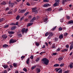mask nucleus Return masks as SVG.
I'll use <instances>...</instances> for the list:
<instances>
[{"instance_id": "1", "label": "nucleus", "mask_w": 73, "mask_h": 73, "mask_svg": "<svg viewBox=\"0 0 73 73\" xmlns=\"http://www.w3.org/2000/svg\"><path fill=\"white\" fill-rule=\"evenodd\" d=\"M41 61L42 64H45L46 65H48L49 64V60L46 58H43L41 60Z\"/></svg>"}, {"instance_id": "2", "label": "nucleus", "mask_w": 73, "mask_h": 73, "mask_svg": "<svg viewBox=\"0 0 73 73\" xmlns=\"http://www.w3.org/2000/svg\"><path fill=\"white\" fill-rule=\"evenodd\" d=\"M28 31V29H25V28H23L21 30V32L22 33V34H23V35H24V33H27Z\"/></svg>"}, {"instance_id": "3", "label": "nucleus", "mask_w": 73, "mask_h": 73, "mask_svg": "<svg viewBox=\"0 0 73 73\" xmlns=\"http://www.w3.org/2000/svg\"><path fill=\"white\" fill-rule=\"evenodd\" d=\"M17 41L16 40H13V39H11L10 40V44L11 43H13L14 42H16Z\"/></svg>"}, {"instance_id": "4", "label": "nucleus", "mask_w": 73, "mask_h": 73, "mask_svg": "<svg viewBox=\"0 0 73 73\" xmlns=\"http://www.w3.org/2000/svg\"><path fill=\"white\" fill-rule=\"evenodd\" d=\"M53 33H50V34L49 35V36L48 37V39H50L51 37H52V36H53Z\"/></svg>"}, {"instance_id": "5", "label": "nucleus", "mask_w": 73, "mask_h": 73, "mask_svg": "<svg viewBox=\"0 0 73 73\" xmlns=\"http://www.w3.org/2000/svg\"><path fill=\"white\" fill-rule=\"evenodd\" d=\"M51 6V5L49 4H45L43 6L44 7H48Z\"/></svg>"}, {"instance_id": "6", "label": "nucleus", "mask_w": 73, "mask_h": 73, "mask_svg": "<svg viewBox=\"0 0 73 73\" xmlns=\"http://www.w3.org/2000/svg\"><path fill=\"white\" fill-rule=\"evenodd\" d=\"M36 70L37 73H40V71L41 70H40V69L39 68H37L36 69Z\"/></svg>"}, {"instance_id": "7", "label": "nucleus", "mask_w": 73, "mask_h": 73, "mask_svg": "<svg viewBox=\"0 0 73 73\" xmlns=\"http://www.w3.org/2000/svg\"><path fill=\"white\" fill-rule=\"evenodd\" d=\"M9 6L10 7H13V5H14V4L13 3H11V2L9 1Z\"/></svg>"}, {"instance_id": "8", "label": "nucleus", "mask_w": 73, "mask_h": 73, "mask_svg": "<svg viewBox=\"0 0 73 73\" xmlns=\"http://www.w3.org/2000/svg\"><path fill=\"white\" fill-rule=\"evenodd\" d=\"M59 5V3H55L54 4H53V7H57V6H58Z\"/></svg>"}, {"instance_id": "9", "label": "nucleus", "mask_w": 73, "mask_h": 73, "mask_svg": "<svg viewBox=\"0 0 73 73\" xmlns=\"http://www.w3.org/2000/svg\"><path fill=\"white\" fill-rule=\"evenodd\" d=\"M37 9V7H35L34 8H33L32 9V12H35L36 11V9Z\"/></svg>"}, {"instance_id": "10", "label": "nucleus", "mask_w": 73, "mask_h": 73, "mask_svg": "<svg viewBox=\"0 0 73 73\" xmlns=\"http://www.w3.org/2000/svg\"><path fill=\"white\" fill-rule=\"evenodd\" d=\"M34 20H36V17H34L32 19V20L30 21L31 23H32Z\"/></svg>"}, {"instance_id": "11", "label": "nucleus", "mask_w": 73, "mask_h": 73, "mask_svg": "<svg viewBox=\"0 0 73 73\" xmlns=\"http://www.w3.org/2000/svg\"><path fill=\"white\" fill-rule=\"evenodd\" d=\"M2 37H3L4 39H5V38H7V36L6 35H3L2 36Z\"/></svg>"}, {"instance_id": "12", "label": "nucleus", "mask_w": 73, "mask_h": 73, "mask_svg": "<svg viewBox=\"0 0 73 73\" xmlns=\"http://www.w3.org/2000/svg\"><path fill=\"white\" fill-rule=\"evenodd\" d=\"M26 10L25 9L22 10L20 11V13H24L25 12V11Z\"/></svg>"}, {"instance_id": "13", "label": "nucleus", "mask_w": 73, "mask_h": 73, "mask_svg": "<svg viewBox=\"0 0 73 73\" xmlns=\"http://www.w3.org/2000/svg\"><path fill=\"white\" fill-rule=\"evenodd\" d=\"M52 9L51 8H48V9H47L46 10V11H48V12H49V11H52Z\"/></svg>"}, {"instance_id": "14", "label": "nucleus", "mask_w": 73, "mask_h": 73, "mask_svg": "<svg viewBox=\"0 0 73 73\" xmlns=\"http://www.w3.org/2000/svg\"><path fill=\"white\" fill-rule=\"evenodd\" d=\"M59 38L60 39H62L63 38V35L61 34L59 36Z\"/></svg>"}, {"instance_id": "15", "label": "nucleus", "mask_w": 73, "mask_h": 73, "mask_svg": "<svg viewBox=\"0 0 73 73\" xmlns=\"http://www.w3.org/2000/svg\"><path fill=\"white\" fill-rule=\"evenodd\" d=\"M29 60H30V58H28L27 60L26 61V64L29 65Z\"/></svg>"}, {"instance_id": "16", "label": "nucleus", "mask_w": 73, "mask_h": 73, "mask_svg": "<svg viewBox=\"0 0 73 73\" xmlns=\"http://www.w3.org/2000/svg\"><path fill=\"white\" fill-rule=\"evenodd\" d=\"M50 32H46L45 34V36H48V35H50Z\"/></svg>"}, {"instance_id": "17", "label": "nucleus", "mask_w": 73, "mask_h": 73, "mask_svg": "<svg viewBox=\"0 0 73 73\" xmlns=\"http://www.w3.org/2000/svg\"><path fill=\"white\" fill-rule=\"evenodd\" d=\"M72 23H73V20H71L68 22V24H71Z\"/></svg>"}, {"instance_id": "18", "label": "nucleus", "mask_w": 73, "mask_h": 73, "mask_svg": "<svg viewBox=\"0 0 73 73\" xmlns=\"http://www.w3.org/2000/svg\"><path fill=\"white\" fill-rule=\"evenodd\" d=\"M67 1H68V0H63L62 1V4L64 5L65 2H66Z\"/></svg>"}, {"instance_id": "19", "label": "nucleus", "mask_w": 73, "mask_h": 73, "mask_svg": "<svg viewBox=\"0 0 73 73\" xmlns=\"http://www.w3.org/2000/svg\"><path fill=\"white\" fill-rule=\"evenodd\" d=\"M16 28V27L15 26H12L11 29V30H12V31H13V30H15V28Z\"/></svg>"}, {"instance_id": "20", "label": "nucleus", "mask_w": 73, "mask_h": 73, "mask_svg": "<svg viewBox=\"0 0 73 73\" xmlns=\"http://www.w3.org/2000/svg\"><path fill=\"white\" fill-rule=\"evenodd\" d=\"M70 50H72V49H73V45L72 44H71L70 47Z\"/></svg>"}, {"instance_id": "21", "label": "nucleus", "mask_w": 73, "mask_h": 73, "mask_svg": "<svg viewBox=\"0 0 73 73\" xmlns=\"http://www.w3.org/2000/svg\"><path fill=\"white\" fill-rule=\"evenodd\" d=\"M1 5H6L7 3L5 1H3V2H2L1 3Z\"/></svg>"}, {"instance_id": "22", "label": "nucleus", "mask_w": 73, "mask_h": 73, "mask_svg": "<svg viewBox=\"0 0 73 73\" xmlns=\"http://www.w3.org/2000/svg\"><path fill=\"white\" fill-rule=\"evenodd\" d=\"M68 50V48H66L65 49H64L63 50H62V52H66Z\"/></svg>"}, {"instance_id": "23", "label": "nucleus", "mask_w": 73, "mask_h": 73, "mask_svg": "<svg viewBox=\"0 0 73 73\" xmlns=\"http://www.w3.org/2000/svg\"><path fill=\"white\" fill-rule=\"evenodd\" d=\"M8 33H9V34H14V32L13 31H8Z\"/></svg>"}, {"instance_id": "24", "label": "nucleus", "mask_w": 73, "mask_h": 73, "mask_svg": "<svg viewBox=\"0 0 73 73\" xmlns=\"http://www.w3.org/2000/svg\"><path fill=\"white\" fill-rule=\"evenodd\" d=\"M62 59H63V58H62V56H61L58 59V60L59 61H61Z\"/></svg>"}, {"instance_id": "25", "label": "nucleus", "mask_w": 73, "mask_h": 73, "mask_svg": "<svg viewBox=\"0 0 73 73\" xmlns=\"http://www.w3.org/2000/svg\"><path fill=\"white\" fill-rule=\"evenodd\" d=\"M13 13V12L11 11H10L7 13V14L10 15L11 14H12Z\"/></svg>"}, {"instance_id": "26", "label": "nucleus", "mask_w": 73, "mask_h": 73, "mask_svg": "<svg viewBox=\"0 0 73 73\" xmlns=\"http://www.w3.org/2000/svg\"><path fill=\"white\" fill-rule=\"evenodd\" d=\"M13 66L14 67H17V63H15L13 64Z\"/></svg>"}, {"instance_id": "27", "label": "nucleus", "mask_w": 73, "mask_h": 73, "mask_svg": "<svg viewBox=\"0 0 73 73\" xmlns=\"http://www.w3.org/2000/svg\"><path fill=\"white\" fill-rule=\"evenodd\" d=\"M3 66L5 69H6L7 68H8V66L7 65H3Z\"/></svg>"}, {"instance_id": "28", "label": "nucleus", "mask_w": 73, "mask_h": 73, "mask_svg": "<svg viewBox=\"0 0 73 73\" xmlns=\"http://www.w3.org/2000/svg\"><path fill=\"white\" fill-rule=\"evenodd\" d=\"M60 65L58 64H55L54 65V67H57V66H59Z\"/></svg>"}, {"instance_id": "29", "label": "nucleus", "mask_w": 73, "mask_h": 73, "mask_svg": "<svg viewBox=\"0 0 73 73\" xmlns=\"http://www.w3.org/2000/svg\"><path fill=\"white\" fill-rule=\"evenodd\" d=\"M52 48H56V45L55 44H53L52 46Z\"/></svg>"}, {"instance_id": "30", "label": "nucleus", "mask_w": 73, "mask_h": 73, "mask_svg": "<svg viewBox=\"0 0 73 73\" xmlns=\"http://www.w3.org/2000/svg\"><path fill=\"white\" fill-rule=\"evenodd\" d=\"M8 46V45L6 44H4L3 46V47H5V48H7Z\"/></svg>"}, {"instance_id": "31", "label": "nucleus", "mask_w": 73, "mask_h": 73, "mask_svg": "<svg viewBox=\"0 0 73 73\" xmlns=\"http://www.w3.org/2000/svg\"><path fill=\"white\" fill-rule=\"evenodd\" d=\"M70 67L71 69L72 68V67H73V64H72V63H71L70 64Z\"/></svg>"}, {"instance_id": "32", "label": "nucleus", "mask_w": 73, "mask_h": 73, "mask_svg": "<svg viewBox=\"0 0 73 73\" xmlns=\"http://www.w3.org/2000/svg\"><path fill=\"white\" fill-rule=\"evenodd\" d=\"M5 20V19L4 18H2L1 19H0V22H3Z\"/></svg>"}, {"instance_id": "33", "label": "nucleus", "mask_w": 73, "mask_h": 73, "mask_svg": "<svg viewBox=\"0 0 73 73\" xmlns=\"http://www.w3.org/2000/svg\"><path fill=\"white\" fill-rule=\"evenodd\" d=\"M33 23H28L27 25V27H29L31 26V25H33Z\"/></svg>"}, {"instance_id": "34", "label": "nucleus", "mask_w": 73, "mask_h": 73, "mask_svg": "<svg viewBox=\"0 0 73 73\" xmlns=\"http://www.w3.org/2000/svg\"><path fill=\"white\" fill-rule=\"evenodd\" d=\"M36 66H34L33 67H31V69L32 70H33V69H35V68H36Z\"/></svg>"}, {"instance_id": "35", "label": "nucleus", "mask_w": 73, "mask_h": 73, "mask_svg": "<svg viewBox=\"0 0 73 73\" xmlns=\"http://www.w3.org/2000/svg\"><path fill=\"white\" fill-rule=\"evenodd\" d=\"M54 40L55 41H57L58 40V38L57 37H55V38Z\"/></svg>"}, {"instance_id": "36", "label": "nucleus", "mask_w": 73, "mask_h": 73, "mask_svg": "<svg viewBox=\"0 0 73 73\" xmlns=\"http://www.w3.org/2000/svg\"><path fill=\"white\" fill-rule=\"evenodd\" d=\"M60 0H55V1L56 3H58V4H59V3H60Z\"/></svg>"}, {"instance_id": "37", "label": "nucleus", "mask_w": 73, "mask_h": 73, "mask_svg": "<svg viewBox=\"0 0 73 73\" xmlns=\"http://www.w3.org/2000/svg\"><path fill=\"white\" fill-rule=\"evenodd\" d=\"M60 69V68H56L55 69V70L56 71V72H58Z\"/></svg>"}, {"instance_id": "38", "label": "nucleus", "mask_w": 73, "mask_h": 73, "mask_svg": "<svg viewBox=\"0 0 73 73\" xmlns=\"http://www.w3.org/2000/svg\"><path fill=\"white\" fill-rule=\"evenodd\" d=\"M29 14V12H27L26 13H25V16H27Z\"/></svg>"}, {"instance_id": "39", "label": "nucleus", "mask_w": 73, "mask_h": 73, "mask_svg": "<svg viewBox=\"0 0 73 73\" xmlns=\"http://www.w3.org/2000/svg\"><path fill=\"white\" fill-rule=\"evenodd\" d=\"M9 27V25H5L4 26L5 28H8Z\"/></svg>"}, {"instance_id": "40", "label": "nucleus", "mask_w": 73, "mask_h": 73, "mask_svg": "<svg viewBox=\"0 0 73 73\" xmlns=\"http://www.w3.org/2000/svg\"><path fill=\"white\" fill-rule=\"evenodd\" d=\"M20 17V16L19 15H18L17 17H16V19L17 20H19V18Z\"/></svg>"}, {"instance_id": "41", "label": "nucleus", "mask_w": 73, "mask_h": 73, "mask_svg": "<svg viewBox=\"0 0 73 73\" xmlns=\"http://www.w3.org/2000/svg\"><path fill=\"white\" fill-rule=\"evenodd\" d=\"M58 30L60 31H62V27H60V28H58Z\"/></svg>"}, {"instance_id": "42", "label": "nucleus", "mask_w": 73, "mask_h": 73, "mask_svg": "<svg viewBox=\"0 0 73 73\" xmlns=\"http://www.w3.org/2000/svg\"><path fill=\"white\" fill-rule=\"evenodd\" d=\"M68 34L67 33H64V36H65V37H66V36L68 35Z\"/></svg>"}, {"instance_id": "43", "label": "nucleus", "mask_w": 73, "mask_h": 73, "mask_svg": "<svg viewBox=\"0 0 73 73\" xmlns=\"http://www.w3.org/2000/svg\"><path fill=\"white\" fill-rule=\"evenodd\" d=\"M23 70L24 71H25L26 72H27V69H26L25 68H24L23 69Z\"/></svg>"}, {"instance_id": "44", "label": "nucleus", "mask_w": 73, "mask_h": 73, "mask_svg": "<svg viewBox=\"0 0 73 73\" xmlns=\"http://www.w3.org/2000/svg\"><path fill=\"white\" fill-rule=\"evenodd\" d=\"M70 71L69 70H67V71H65L64 72V73H69Z\"/></svg>"}, {"instance_id": "45", "label": "nucleus", "mask_w": 73, "mask_h": 73, "mask_svg": "<svg viewBox=\"0 0 73 73\" xmlns=\"http://www.w3.org/2000/svg\"><path fill=\"white\" fill-rule=\"evenodd\" d=\"M17 35L19 37H21V34L18 33Z\"/></svg>"}, {"instance_id": "46", "label": "nucleus", "mask_w": 73, "mask_h": 73, "mask_svg": "<svg viewBox=\"0 0 73 73\" xmlns=\"http://www.w3.org/2000/svg\"><path fill=\"white\" fill-rule=\"evenodd\" d=\"M63 10V9L61 7L59 8V11H62Z\"/></svg>"}, {"instance_id": "47", "label": "nucleus", "mask_w": 73, "mask_h": 73, "mask_svg": "<svg viewBox=\"0 0 73 73\" xmlns=\"http://www.w3.org/2000/svg\"><path fill=\"white\" fill-rule=\"evenodd\" d=\"M47 20H48V18H46L45 19H44V22H46Z\"/></svg>"}, {"instance_id": "48", "label": "nucleus", "mask_w": 73, "mask_h": 73, "mask_svg": "<svg viewBox=\"0 0 73 73\" xmlns=\"http://www.w3.org/2000/svg\"><path fill=\"white\" fill-rule=\"evenodd\" d=\"M64 65V64H61L60 65V67H62V66H63Z\"/></svg>"}, {"instance_id": "49", "label": "nucleus", "mask_w": 73, "mask_h": 73, "mask_svg": "<svg viewBox=\"0 0 73 73\" xmlns=\"http://www.w3.org/2000/svg\"><path fill=\"white\" fill-rule=\"evenodd\" d=\"M66 18L68 20H69V19H70V16H67Z\"/></svg>"}, {"instance_id": "50", "label": "nucleus", "mask_w": 73, "mask_h": 73, "mask_svg": "<svg viewBox=\"0 0 73 73\" xmlns=\"http://www.w3.org/2000/svg\"><path fill=\"white\" fill-rule=\"evenodd\" d=\"M3 73H7V71L6 70H5L3 72Z\"/></svg>"}, {"instance_id": "51", "label": "nucleus", "mask_w": 73, "mask_h": 73, "mask_svg": "<svg viewBox=\"0 0 73 73\" xmlns=\"http://www.w3.org/2000/svg\"><path fill=\"white\" fill-rule=\"evenodd\" d=\"M49 0H44L43 1L44 2H47V3H48L49 2Z\"/></svg>"}, {"instance_id": "52", "label": "nucleus", "mask_w": 73, "mask_h": 73, "mask_svg": "<svg viewBox=\"0 0 73 73\" xmlns=\"http://www.w3.org/2000/svg\"><path fill=\"white\" fill-rule=\"evenodd\" d=\"M36 45V46H38L40 44H39V43H37V42H36L35 43Z\"/></svg>"}, {"instance_id": "53", "label": "nucleus", "mask_w": 73, "mask_h": 73, "mask_svg": "<svg viewBox=\"0 0 73 73\" xmlns=\"http://www.w3.org/2000/svg\"><path fill=\"white\" fill-rule=\"evenodd\" d=\"M64 21V18H62L60 20V21L61 22H63V21Z\"/></svg>"}, {"instance_id": "54", "label": "nucleus", "mask_w": 73, "mask_h": 73, "mask_svg": "<svg viewBox=\"0 0 73 73\" xmlns=\"http://www.w3.org/2000/svg\"><path fill=\"white\" fill-rule=\"evenodd\" d=\"M60 50V47H59L58 49L56 50V51L57 52H58Z\"/></svg>"}, {"instance_id": "55", "label": "nucleus", "mask_w": 73, "mask_h": 73, "mask_svg": "<svg viewBox=\"0 0 73 73\" xmlns=\"http://www.w3.org/2000/svg\"><path fill=\"white\" fill-rule=\"evenodd\" d=\"M36 20H38V19H39V17L36 16Z\"/></svg>"}, {"instance_id": "56", "label": "nucleus", "mask_w": 73, "mask_h": 73, "mask_svg": "<svg viewBox=\"0 0 73 73\" xmlns=\"http://www.w3.org/2000/svg\"><path fill=\"white\" fill-rule=\"evenodd\" d=\"M66 47L67 48H69V45L67 44L66 45Z\"/></svg>"}, {"instance_id": "57", "label": "nucleus", "mask_w": 73, "mask_h": 73, "mask_svg": "<svg viewBox=\"0 0 73 73\" xmlns=\"http://www.w3.org/2000/svg\"><path fill=\"white\" fill-rule=\"evenodd\" d=\"M58 73H62V69L60 70L58 72Z\"/></svg>"}, {"instance_id": "58", "label": "nucleus", "mask_w": 73, "mask_h": 73, "mask_svg": "<svg viewBox=\"0 0 73 73\" xmlns=\"http://www.w3.org/2000/svg\"><path fill=\"white\" fill-rule=\"evenodd\" d=\"M46 53V52H41L40 53V54H44V53Z\"/></svg>"}, {"instance_id": "59", "label": "nucleus", "mask_w": 73, "mask_h": 73, "mask_svg": "<svg viewBox=\"0 0 73 73\" xmlns=\"http://www.w3.org/2000/svg\"><path fill=\"white\" fill-rule=\"evenodd\" d=\"M57 54L56 53H52L53 56H55V55H56Z\"/></svg>"}, {"instance_id": "60", "label": "nucleus", "mask_w": 73, "mask_h": 73, "mask_svg": "<svg viewBox=\"0 0 73 73\" xmlns=\"http://www.w3.org/2000/svg\"><path fill=\"white\" fill-rule=\"evenodd\" d=\"M27 5H31V4H30V3L29 2H27Z\"/></svg>"}, {"instance_id": "61", "label": "nucleus", "mask_w": 73, "mask_h": 73, "mask_svg": "<svg viewBox=\"0 0 73 73\" xmlns=\"http://www.w3.org/2000/svg\"><path fill=\"white\" fill-rule=\"evenodd\" d=\"M31 59H33V56L32 55L30 57Z\"/></svg>"}, {"instance_id": "62", "label": "nucleus", "mask_w": 73, "mask_h": 73, "mask_svg": "<svg viewBox=\"0 0 73 73\" xmlns=\"http://www.w3.org/2000/svg\"><path fill=\"white\" fill-rule=\"evenodd\" d=\"M24 58H25V56H23L22 57H21V58L22 59H24Z\"/></svg>"}, {"instance_id": "63", "label": "nucleus", "mask_w": 73, "mask_h": 73, "mask_svg": "<svg viewBox=\"0 0 73 73\" xmlns=\"http://www.w3.org/2000/svg\"><path fill=\"white\" fill-rule=\"evenodd\" d=\"M19 25V23L18 22H17L15 24V25Z\"/></svg>"}, {"instance_id": "64", "label": "nucleus", "mask_w": 73, "mask_h": 73, "mask_svg": "<svg viewBox=\"0 0 73 73\" xmlns=\"http://www.w3.org/2000/svg\"><path fill=\"white\" fill-rule=\"evenodd\" d=\"M9 9V7H7L6 8L5 11H8V10Z\"/></svg>"}]
</instances>
